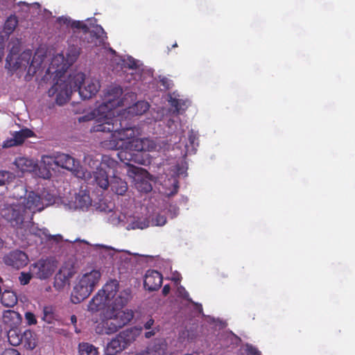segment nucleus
Returning <instances> with one entry per match:
<instances>
[{
	"instance_id": "obj_45",
	"label": "nucleus",
	"mask_w": 355,
	"mask_h": 355,
	"mask_svg": "<svg viewBox=\"0 0 355 355\" xmlns=\"http://www.w3.org/2000/svg\"><path fill=\"white\" fill-rule=\"evenodd\" d=\"M154 324V320L153 318H150L145 324H144V328L146 329H151L152 326Z\"/></svg>"
},
{
	"instance_id": "obj_40",
	"label": "nucleus",
	"mask_w": 355,
	"mask_h": 355,
	"mask_svg": "<svg viewBox=\"0 0 355 355\" xmlns=\"http://www.w3.org/2000/svg\"><path fill=\"white\" fill-rule=\"evenodd\" d=\"M247 355H261L260 352L254 346L247 345L246 346Z\"/></svg>"
},
{
	"instance_id": "obj_17",
	"label": "nucleus",
	"mask_w": 355,
	"mask_h": 355,
	"mask_svg": "<svg viewBox=\"0 0 355 355\" xmlns=\"http://www.w3.org/2000/svg\"><path fill=\"white\" fill-rule=\"evenodd\" d=\"M109 299L101 290L92 297L88 304V310L91 312H98L105 309H108Z\"/></svg>"
},
{
	"instance_id": "obj_56",
	"label": "nucleus",
	"mask_w": 355,
	"mask_h": 355,
	"mask_svg": "<svg viewBox=\"0 0 355 355\" xmlns=\"http://www.w3.org/2000/svg\"><path fill=\"white\" fill-rule=\"evenodd\" d=\"M178 46V44L177 43L175 42L174 44L172 45V47H177Z\"/></svg>"
},
{
	"instance_id": "obj_52",
	"label": "nucleus",
	"mask_w": 355,
	"mask_h": 355,
	"mask_svg": "<svg viewBox=\"0 0 355 355\" xmlns=\"http://www.w3.org/2000/svg\"><path fill=\"white\" fill-rule=\"evenodd\" d=\"M155 352L157 353V355H163L164 354V350H161L160 349L158 351L155 350Z\"/></svg>"
},
{
	"instance_id": "obj_43",
	"label": "nucleus",
	"mask_w": 355,
	"mask_h": 355,
	"mask_svg": "<svg viewBox=\"0 0 355 355\" xmlns=\"http://www.w3.org/2000/svg\"><path fill=\"white\" fill-rule=\"evenodd\" d=\"M1 355H21L20 352H18V350L14 349V348H8L6 349Z\"/></svg>"
},
{
	"instance_id": "obj_31",
	"label": "nucleus",
	"mask_w": 355,
	"mask_h": 355,
	"mask_svg": "<svg viewBox=\"0 0 355 355\" xmlns=\"http://www.w3.org/2000/svg\"><path fill=\"white\" fill-rule=\"evenodd\" d=\"M188 141L189 144H186V147L189 148L190 146L193 150H196V146H198V137L193 130L189 132Z\"/></svg>"
},
{
	"instance_id": "obj_15",
	"label": "nucleus",
	"mask_w": 355,
	"mask_h": 355,
	"mask_svg": "<svg viewBox=\"0 0 355 355\" xmlns=\"http://www.w3.org/2000/svg\"><path fill=\"white\" fill-rule=\"evenodd\" d=\"M75 273L73 268L67 266H62L54 277V287L57 290H62L66 285L69 284L70 279Z\"/></svg>"
},
{
	"instance_id": "obj_12",
	"label": "nucleus",
	"mask_w": 355,
	"mask_h": 355,
	"mask_svg": "<svg viewBox=\"0 0 355 355\" xmlns=\"http://www.w3.org/2000/svg\"><path fill=\"white\" fill-rule=\"evenodd\" d=\"M80 38L89 47H94L104 45L107 36L103 28L101 26H96L92 30L89 29L83 35H80Z\"/></svg>"
},
{
	"instance_id": "obj_26",
	"label": "nucleus",
	"mask_w": 355,
	"mask_h": 355,
	"mask_svg": "<svg viewBox=\"0 0 355 355\" xmlns=\"http://www.w3.org/2000/svg\"><path fill=\"white\" fill-rule=\"evenodd\" d=\"M168 102L171 107H174L173 112L177 114H179L182 110H184L187 107V101L176 98L173 95L169 96Z\"/></svg>"
},
{
	"instance_id": "obj_57",
	"label": "nucleus",
	"mask_w": 355,
	"mask_h": 355,
	"mask_svg": "<svg viewBox=\"0 0 355 355\" xmlns=\"http://www.w3.org/2000/svg\"><path fill=\"white\" fill-rule=\"evenodd\" d=\"M110 51H111V53H115V51L113 50L112 49H110Z\"/></svg>"
},
{
	"instance_id": "obj_42",
	"label": "nucleus",
	"mask_w": 355,
	"mask_h": 355,
	"mask_svg": "<svg viewBox=\"0 0 355 355\" xmlns=\"http://www.w3.org/2000/svg\"><path fill=\"white\" fill-rule=\"evenodd\" d=\"M160 83L161 85L167 89H170L173 86L172 81L166 77H163L162 78H161Z\"/></svg>"
},
{
	"instance_id": "obj_4",
	"label": "nucleus",
	"mask_w": 355,
	"mask_h": 355,
	"mask_svg": "<svg viewBox=\"0 0 355 355\" xmlns=\"http://www.w3.org/2000/svg\"><path fill=\"white\" fill-rule=\"evenodd\" d=\"M123 94V89L120 86H114L107 90L105 96L104 101L97 108L98 114L102 116L96 121L95 123L103 122L105 117H120L123 121H125L128 124L133 127L129 120L124 119L128 116H133L141 115L144 114L149 109V104L144 101H139L131 106L127 107L122 114L114 116V110L118 107L125 105L123 98L121 96Z\"/></svg>"
},
{
	"instance_id": "obj_3",
	"label": "nucleus",
	"mask_w": 355,
	"mask_h": 355,
	"mask_svg": "<svg viewBox=\"0 0 355 355\" xmlns=\"http://www.w3.org/2000/svg\"><path fill=\"white\" fill-rule=\"evenodd\" d=\"M101 87L97 80L85 79L83 73H77L63 80L59 78L48 90L50 97H55V103L59 105L65 104L73 92H78L83 99H89L95 96Z\"/></svg>"
},
{
	"instance_id": "obj_44",
	"label": "nucleus",
	"mask_w": 355,
	"mask_h": 355,
	"mask_svg": "<svg viewBox=\"0 0 355 355\" xmlns=\"http://www.w3.org/2000/svg\"><path fill=\"white\" fill-rule=\"evenodd\" d=\"M14 315L18 316V315H19V314L17 312H16L15 311H12V310H7V311H5L3 313L4 318H12Z\"/></svg>"
},
{
	"instance_id": "obj_27",
	"label": "nucleus",
	"mask_w": 355,
	"mask_h": 355,
	"mask_svg": "<svg viewBox=\"0 0 355 355\" xmlns=\"http://www.w3.org/2000/svg\"><path fill=\"white\" fill-rule=\"evenodd\" d=\"M118 165V162L111 157L110 155H103L101 157V161L98 162V168H102L105 170V168L114 170Z\"/></svg>"
},
{
	"instance_id": "obj_29",
	"label": "nucleus",
	"mask_w": 355,
	"mask_h": 355,
	"mask_svg": "<svg viewBox=\"0 0 355 355\" xmlns=\"http://www.w3.org/2000/svg\"><path fill=\"white\" fill-rule=\"evenodd\" d=\"M43 316L42 320L48 324L53 323L55 319L53 309L51 306H44L42 309Z\"/></svg>"
},
{
	"instance_id": "obj_20",
	"label": "nucleus",
	"mask_w": 355,
	"mask_h": 355,
	"mask_svg": "<svg viewBox=\"0 0 355 355\" xmlns=\"http://www.w3.org/2000/svg\"><path fill=\"white\" fill-rule=\"evenodd\" d=\"M109 187L114 193L119 196H123L128 190L127 182L114 174L110 180Z\"/></svg>"
},
{
	"instance_id": "obj_48",
	"label": "nucleus",
	"mask_w": 355,
	"mask_h": 355,
	"mask_svg": "<svg viewBox=\"0 0 355 355\" xmlns=\"http://www.w3.org/2000/svg\"><path fill=\"white\" fill-rule=\"evenodd\" d=\"M155 334V330H151V331H146L145 333V337L146 338H151L153 336H154Z\"/></svg>"
},
{
	"instance_id": "obj_13",
	"label": "nucleus",
	"mask_w": 355,
	"mask_h": 355,
	"mask_svg": "<svg viewBox=\"0 0 355 355\" xmlns=\"http://www.w3.org/2000/svg\"><path fill=\"white\" fill-rule=\"evenodd\" d=\"M131 297V291L125 289L119 292L116 295L112 297L108 302V309L106 311L116 313L126 312L123 311V308L128 304Z\"/></svg>"
},
{
	"instance_id": "obj_28",
	"label": "nucleus",
	"mask_w": 355,
	"mask_h": 355,
	"mask_svg": "<svg viewBox=\"0 0 355 355\" xmlns=\"http://www.w3.org/2000/svg\"><path fill=\"white\" fill-rule=\"evenodd\" d=\"M80 355H98V349L93 345L82 343L78 345Z\"/></svg>"
},
{
	"instance_id": "obj_11",
	"label": "nucleus",
	"mask_w": 355,
	"mask_h": 355,
	"mask_svg": "<svg viewBox=\"0 0 355 355\" xmlns=\"http://www.w3.org/2000/svg\"><path fill=\"white\" fill-rule=\"evenodd\" d=\"M57 268L56 261L51 259H41L31 264L30 271L34 277L40 279L49 278Z\"/></svg>"
},
{
	"instance_id": "obj_34",
	"label": "nucleus",
	"mask_w": 355,
	"mask_h": 355,
	"mask_svg": "<svg viewBox=\"0 0 355 355\" xmlns=\"http://www.w3.org/2000/svg\"><path fill=\"white\" fill-rule=\"evenodd\" d=\"M33 277L31 271L29 272H21L19 276V281L21 285H27Z\"/></svg>"
},
{
	"instance_id": "obj_50",
	"label": "nucleus",
	"mask_w": 355,
	"mask_h": 355,
	"mask_svg": "<svg viewBox=\"0 0 355 355\" xmlns=\"http://www.w3.org/2000/svg\"><path fill=\"white\" fill-rule=\"evenodd\" d=\"M152 190V187L150 184H146L145 191L149 192Z\"/></svg>"
},
{
	"instance_id": "obj_7",
	"label": "nucleus",
	"mask_w": 355,
	"mask_h": 355,
	"mask_svg": "<svg viewBox=\"0 0 355 355\" xmlns=\"http://www.w3.org/2000/svg\"><path fill=\"white\" fill-rule=\"evenodd\" d=\"M139 335L137 329H127L121 331L109 343L105 348V355H116L128 348Z\"/></svg>"
},
{
	"instance_id": "obj_33",
	"label": "nucleus",
	"mask_w": 355,
	"mask_h": 355,
	"mask_svg": "<svg viewBox=\"0 0 355 355\" xmlns=\"http://www.w3.org/2000/svg\"><path fill=\"white\" fill-rule=\"evenodd\" d=\"M71 26L73 28H76V29H78V30H81V33L80 32L78 33L80 35H83V33L85 31H88L89 29L86 24H85L83 21H73L71 23Z\"/></svg>"
},
{
	"instance_id": "obj_9",
	"label": "nucleus",
	"mask_w": 355,
	"mask_h": 355,
	"mask_svg": "<svg viewBox=\"0 0 355 355\" xmlns=\"http://www.w3.org/2000/svg\"><path fill=\"white\" fill-rule=\"evenodd\" d=\"M53 158V162L56 166L72 172L78 178L85 177L83 167L80 166L78 159L70 155L58 153Z\"/></svg>"
},
{
	"instance_id": "obj_39",
	"label": "nucleus",
	"mask_w": 355,
	"mask_h": 355,
	"mask_svg": "<svg viewBox=\"0 0 355 355\" xmlns=\"http://www.w3.org/2000/svg\"><path fill=\"white\" fill-rule=\"evenodd\" d=\"M9 36H6V34H0V61L4 55L5 42L8 40Z\"/></svg>"
},
{
	"instance_id": "obj_24",
	"label": "nucleus",
	"mask_w": 355,
	"mask_h": 355,
	"mask_svg": "<svg viewBox=\"0 0 355 355\" xmlns=\"http://www.w3.org/2000/svg\"><path fill=\"white\" fill-rule=\"evenodd\" d=\"M92 200L88 193L85 191H80L76 196L75 203L80 209L88 208L91 205Z\"/></svg>"
},
{
	"instance_id": "obj_55",
	"label": "nucleus",
	"mask_w": 355,
	"mask_h": 355,
	"mask_svg": "<svg viewBox=\"0 0 355 355\" xmlns=\"http://www.w3.org/2000/svg\"><path fill=\"white\" fill-rule=\"evenodd\" d=\"M3 242L2 239H0V248H1V247H3Z\"/></svg>"
},
{
	"instance_id": "obj_18",
	"label": "nucleus",
	"mask_w": 355,
	"mask_h": 355,
	"mask_svg": "<svg viewBox=\"0 0 355 355\" xmlns=\"http://www.w3.org/2000/svg\"><path fill=\"white\" fill-rule=\"evenodd\" d=\"M34 135L33 132L28 128L21 129L15 132L13 135V139L6 141L3 147L8 148L13 146H18L24 143L26 139L31 137Z\"/></svg>"
},
{
	"instance_id": "obj_2",
	"label": "nucleus",
	"mask_w": 355,
	"mask_h": 355,
	"mask_svg": "<svg viewBox=\"0 0 355 355\" xmlns=\"http://www.w3.org/2000/svg\"><path fill=\"white\" fill-rule=\"evenodd\" d=\"M12 196L22 201L3 209L1 216L17 229L28 226L32 223L34 214L44 209L40 196L34 191L28 193L24 184L15 187Z\"/></svg>"
},
{
	"instance_id": "obj_41",
	"label": "nucleus",
	"mask_w": 355,
	"mask_h": 355,
	"mask_svg": "<svg viewBox=\"0 0 355 355\" xmlns=\"http://www.w3.org/2000/svg\"><path fill=\"white\" fill-rule=\"evenodd\" d=\"M124 65H125V67H126L129 69H136L137 67L136 60L131 57H129L128 58V60L125 61Z\"/></svg>"
},
{
	"instance_id": "obj_37",
	"label": "nucleus",
	"mask_w": 355,
	"mask_h": 355,
	"mask_svg": "<svg viewBox=\"0 0 355 355\" xmlns=\"http://www.w3.org/2000/svg\"><path fill=\"white\" fill-rule=\"evenodd\" d=\"M12 174L6 171H0V186H3L9 182V178Z\"/></svg>"
},
{
	"instance_id": "obj_6",
	"label": "nucleus",
	"mask_w": 355,
	"mask_h": 355,
	"mask_svg": "<svg viewBox=\"0 0 355 355\" xmlns=\"http://www.w3.org/2000/svg\"><path fill=\"white\" fill-rule=\"evenodd\" d=\"M107 318L102 320L96 327V332L100 334H112L128 324L134 317L132 311L112 313L106 311Z\"/></svg>"
},
{
	"instance_id": "obj_14",
	"label": "nucleus",
	"mask_w": 355,
	"mask_h": 355,
	"mask_svg": "<svg viewBox=\"0 0 355 355\" xmlns=\"http://www.w3.org/2000/svg\"><path fill=\"white\" fill-rule=\"evenodd\" d=\"M3 261L7 266L19 269L28 264V257L24 252L16 250L6 255Z\"/></svg>"
},
{
	"instance_id": "obj_10",
	"label": "nucleus",
	"mask_w": 355,
	"mask_h": 355,
	"mask_svg": "<svg viewBox=\"0 0 355 355\" xmlns=\"http://www.w3.org/2000/svg\"><path fill=\"white\" fill-rule=\"evenodd\" d=\"M80 53V48L77 45H69L65 55L63 53L58 54L51 61V65L56 67L57 70H64L71 66L78 58Z\"/></svg>"
},
{
	"instance_id": "obj_35",
	"label": "nucleus",
	"mask_w": 355,
	"mask_h": 355,
	"mask_svg": "<svg viewBox=\"0 0 355 355\" xmlns=\"http://www.w3.org/2000/svg\"><path fill=\"white\" fill-rule=\"evenodd\" d=\"M149 224H150V221L148 220V219L147 218H144L143 220H137L135 222H134L132 223V228L133 229H141V230H143V229H145V228H147L149 227Z\"/></svg>"
},
{
	"instance_id": "obj_30",
	"label": "nucleus",
	"mask_w": 355,
	"mask_h": 355,
	"mask_svg": "<svg viewBox=\"0 0 355 355\" xmlns=\"http://www.w3.org/2000/svg\"><path fill=\"white\" fill-rule=\"evenodd\" d=\"M21 335L22 334L17 332L15 329L10 330L8 334V337L10 345L12 346H17L20 345L21 343V339L20 338Z\"/></svg>"
},
{
	"instance_id": "obj_25",
	"label": "nucleus",
	"mask_w": 355,
	"mask_h": 355,
	"mask_svg": "<svg viewBox=\"0 0 355 355\" xmlns=\"http://www.w3.org/2000/svg\"><path fill=\"white\" fill-rule=\"evenodd\" d=\"M17 25V17L12 15L9 16L4 23L3 33L6 34V36H10L14 32Z\"/></svg>"
},
{
	"instance_id": "obj_23",
	"label": "nucleus",
	"mask_w": 355,
	"mask_h": 355,
	"mask_svg": "<svg viewBox=\"0 0 355 355\" xmlns=\"http://www.w3.org/2000/svg\"><path fill=\"white\" fill-rule=\"evenodd\" d=\"M17 300L15 293L12 291L5 290L1 295V302L6 307H13Z\"/></svg>"
},
{
	"instance_id": "obj_47",
	"label": "nucleus",
	"mask_w": 355,
	"mask_h": 355,
	"mask_svg": "<svg viewBox=\"0 0 355 355\" xmlns=\"http://www.w3.org/2000/svg\"><path fill=\"white\" fill-rule=\"evenodd\" d=\"M153 351L150 349H148L146 351H144L139 353H137L134 355H152Z\"/></svg>"
},
{
	"instance_id": "obj_16",
	"label": "nucleus",
	"mask_w": 355,
	"mask_h": 355,
	"mask_svg": "<svg viewBox=\"0 0 355 355\" xmlns=\"http://www.w3.org/2000/svg\"><path fill=\"white\" fill-rule=\"evenodd\" d=\"M162 280L160 272L155 270H148L144 277V288L150 291H157L162 286Z\"/></svg>"
},
{
	"instance_id": "obj_49",
	"label": "nucleus",
	"mask_w": 355,
	"mask_h": 355,
	"mask_svg": "<svg viewBox=\"0 0 355 355\" xmlns=\"http://www.w3.org/2000/svg\"><path fill=\"white\" fill-rule=\"evenodd\" d=\"M27 160L25 159V158H19L17 161V164L18 166H19L20 165H22L24 164H25V162H26Z\"/></svg>"
},
{
	"instance_id": "obj_38",
	"label": "nucleus",
	"mask_w": 355,
	"mask_h": 355,
	"mask_svg": "<svg viewBox=\"0 0 355 355\" xmlns=\"http://www.w3.org/2000/svg\"><path fill=\"white\" fill-rule=\"evenodd\" d=\"M166 217L163 215L158 214L154 220H153V225L163 226L166 223Z\"/></svg>"
},
{
	"instance_id": "obj_5",
	"label": "nucleus",
	"mask_w": 355,
	"mask_h": 355,
	"mask_svg": "<svg viewBox=\"0 0 355 355\" xmlns=\"http://www.w3.org/2000/svg\"><path fill=\"white\" fill-rule=\"evenodd\" d=\"M101 278V272L96 269L79 276L71 292V302L78 304L87 298L98 284Z\"/></svg>"
},
{
	"instance_id": "obj_54",
	"label": "nucleus",
	"mask_w": 355,
	"mask_h": 355,
	"mask_svg": "<svg viewBox=\"0 0 355 355\" xmlns=\"http://www.w3.org/2000/svg\"><path fill=\"white\" fill-rule=\"evenodd\" d=\"M51 175L50 171H47L46 175L44 177V178H49Z\"/></svg>"
},
{
	"instance_id": "obj_21",
	"label": "nucleus",
	"mask_w": 355,
	"mask_h": 355,
	"mask_svg": "<svg viewBox=\"0 0 355 355\" xmlns=\"http://www.w3.org/2000/svg\"><path fill=\"white\" fill-rule=\"evenodd\" d=\"M20 338L21 339V344H22L26 349L32 350L37 346V335L34 331L26 329Z\"/></svg>"
},
{
	"instance_id": "obj_36",
	"label": "nucleus",
	"mask_w": 355,
	"mask_h": 355,
	"mask_svg": "<svg viewBox=\"0 0 355 355\" xmlns=\"http://www.w3.org/2000/svg\"><path fill=\"white\" fill-rule=\"evenodd\" d=\"M24 318L28 325H35L37 322L35 315L31 311L24 313Z\"/></svg>"
},
{
	"instance_id": "obj_53",
	"label": "nucleus",
	"mask_w": 355,
	"mask_h": 355,
	"mask_svg": "<svg viewBox=\"0 0 355 355\" xmlns=\"http://www.w3.org/2000/svg\"><path fill=\"white\" fill-rule=\"evenodd\" d=\"M71 320L73 323L76 322V315H73L71 316Z\"/></svg>"
},
{
	"instance_id": "obj_51",
	"label": "nucleus",
	"mask_w": 355,
	"mask_h": 355,
	"mask_svg": "<svg viewBox=\"0 0 355 355\" xmlns=\"http://www.w3.org/2000/svg\"><path fill=\"white\" fill-rule=\"evenodd\" d=\"M173 280L175 282V283H179L181 280V278L179 277V275L177 276V277H174L173 278Z\"/></svg>"
},
{
	"instance_id": "obj_1",
	"label": "nucleus",
	"mask_w": 355,
	"mask_h": 355,
	"mask_svg": "<svg viewBox=\"0 0 355 355\" xmlns=\"http://www.w3.org/2000/svg\"><path fill=\"white\" fill-rule=\"evenodd\" d=\"M91 131L110 133L108 139L101 142L103 148L116 150L123 147V141H128V144L135 147V151L121 150L117 153V157L125 165L130 167L129 171L133 174L139 173V168L134 166L132 163L144 164L141 157V152L144 150L143 141L137 138L138 130L131 127L125 121L120 117H105L103 122L95 123Z\"/></svg>"
},
{
	"instance_id": "obj_32",
	"label": "nucleus",
	"mask_w": 355,
	"mask_h": 355,
	"mask_svg": "<svg viewBox=\"0 0 355 355\" xmlns=\"http://www.w3.org/2000/svg\"><path fill=\"white\" fill-rule=\"evenodd\" d=\"M20 51V42L19 40H16V44H13L10 48V53L8 55L6 58V62L9 64L10 66V62L12 60V55H16L19 53Z\"/></svg>"
},
{
	"instance_id": "obj_19",
	"label": "nucleus",
	"mask_w": 355,
	"mask_h": 355,
	"mask_svg": "<svg viewBox=\"0 0 355 355\" xmlns=\"http://www.w3.org/2000/svg\"><path fill=\"white\" fill-rule=\"evenodd\" d=\"M31 55H32V53L30 51H24L19 56L14 67L16 69L22 68V67H24V69H26L28 67V73L30 74L31 72L33 73V74L35 73L36 72L35 69L34 68L32 71L33 61L32 60L31 62L30 63Z\"/></svg>"
},
{
	"instance_id": "obj_8",
	"label": "nucleus",
	"mask_w": 355,
	"mask_h": 355,
	"mask_svg": "<svg viewBox=\"0 0 355 355\" xmlns=\"http://www.w3.org/2000/svg\"><path fill=\"white\" fill-rule=\"evenodd\" d=\"M93 162V165L96 167V171L91 173L84 169L85 177H80V179L84 180L87 184L96 185L105 190L109 187L110 180L107 173L104 168H98V161H93L90 156L85 157V161Z\"/></svg>"
},
{
	"instance_id": "obj_22",
	"label": "nucleus",
	"mask_w": 355,
	"mask_h": 355,
	"mask_svg": "<svg viewBox=\"0 0 355 355\" xmlns=\"http://www.w3.org/2000/svg\"><path fill=\"white\" fill-rule=\"evenodd\" d=\"M119 283L116 279H111L107 282L101 291L110 300L119 293Z\"/></svg>"
},
{
	"instance_id": "obj_46",
	"label": "nucleus",
	"mask_w": 355,
	"mask_h": 355,
	"mask_svg": "<svg viewBox=\"0 0 355 355\" xmlns=\"http://www.w3.org/2000/svg\"><path fill=\"white\" fill-rule=\"evenodd\" d=\"M171 287L168 284L165 285L162 289V293L164 295H166L170 292Z\"/></svg>"
}]
</instances>
